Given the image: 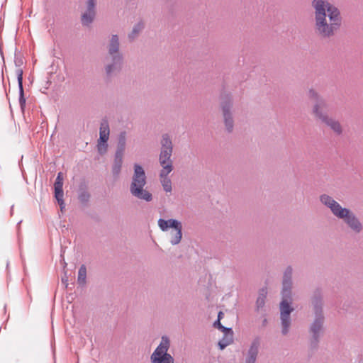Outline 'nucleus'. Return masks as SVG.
Masks as SVG:
<instances>
[{"label":"nucleus","mask_w":363,"mask_h":363,"mask_svg":"<svg viewBox=\"0 0 363 363\" xmlns=\"http://www.w3.org/2000/svg\"><path fill=\"white\" fill-rule=\"evenodd\" d=\"M315 30L321 38H330L340 29L342 17L339 9L328 1L313 0Z\"/></svg>","instance_id":"1"},{"label":"nucleus","mask_w":363,"mask_h":363,"mask_svg":"<svg viewBox=\"0 0 363 363\" xmlns=\"http://www.w3.org/2000/svg\"><path fill=\"white\" fill-rule=\"evenodd\" d=\"M320 201L330 209L335 216L342 219L352 231L357 233L362 231V223L350 209L342 207L339 203L328 195H322Z\"/></svg>","instance_id":"2"},{"label":"nucleus","mask_w":363,"mask_h":363,"mask_svg":"<svg viewBox=\"0 0 363 363\" xmlns=\"http://www.w3.org/2000/svg\"><path fill=\"white\" fill-rule=\"evenodd\" d=\"M308 95L315 102L313 108L315 117L329 127L335 134L340 135L343 133V128L340 121L328 116L325 111L326 101L313 89L308 91Z\"/></svg>","instance_id":"3"},{"label":"nucleus","mask_w":363,"mask_h":363,"mask_svg":"<svg viewBox=\"0 0 363 363\" xmlns=\"http://www.w3.org/2000/svg\"><path fill=\"white\" fill-rule=\"evenodd\" d=\"M161 143L162 150L160 155V163L162 169L160 173V179L163 189L166 192H171L172 189V182L167 177V175L173 170L172 162L170 160L172 153V140L167 135H164Z\"/></svg>","instance_id":"4"},{"label":"nucleus","mask_w":363,"mask_h":363,"mask_svg":"<svg viewBox=\"0 0 363 363\" xmlns=\"http://www.w3.org/2000/svg\"><path fill=\"white\" fill-rule=\"evenodd\" d=\"M292 269L288 268L284 274L282 289V301L280 303L281 320L282 325V333L286 335L290 326V313L293 311L291 307V275Z\"/></svg>","instance_id":"5"},{"label":"nucleus","mask_w":363,"mask_h":363,"mask_svg":"<svg viewBox=\"0 0 363 363\" xmlns=\"http://www.w3.org/2000/svg\"><path fill=\"white\" fill-rule=\"evenodd\" d=\"M145 184L146 176L145 171L140 165L135 164L134 165V174L130 187V192L138 199L150 201L152 200V194L144 189Z\"/></svg>","instance_id":"6"},{"label":"nucleus","mask_w":363,"mask_h":363,"mask_svg":"<svg viewBox=\"0 0 363 363\" xmlns=\"http://www.w3.org/2000/svg\"><path fill=\"white\" fill-rule=\"evenodd\" d=\"M158 225L162 231H167L169 228H174V231L170 233V242L172 245H177L180 242L182 238V225L175 219H159Z\"/></svg>","instance_id":"7"},{"label":"nucleus","mask_w":363,"mask_h":363,"mask_svg":"<svg viewBox=\"0 0 363 363\" xmlns=\"http://www.w3.org/2000/svg\"><path fill=\"white\" fill-rule=\"evenodd\" d=\"M169 341L167 337H162L159 346L151 355L152 363H174L173 357L167 353Z\"/></svg>","instance_id":"8"},{"label":"nucleus","mask_w":363,"mask_h":363,"mask_svg":"<svg viewBox=\"0 0 363 363\" xmlns=\"http://www.w3.org/2000/svg\"><path fill=\"white\" fill-rule=\"evenodd\" d=\"M118 38L117 35H113L111 40V43L109 45V55L112 56V59L113 61V65H108L106 67V73L110 74L113 69H117L121 67V57L118 55Z\"/></svg>","instance_id":"9"},{"label":"nucleus","mask_w":363,"mask_h":363,"mask_svg":"<svg viewBox=\"0 0 363 363\" xmlns=\"http://www.w3.org/2000/svg\"><path fill=\"white\" fill-rule=\"evenodd\" d=\"M63 177L62 173L59 172L57 177L56 178L54 187H55V196L60 206L61 211H63L65 208V203L63 201Z\"/></svg>","instance_id":"10"},{"label":"nucleus","mask_w":363,"mask_h":363,"mask_svg":"<svg viewBox=\"0 0 363 363\" xmlns=\"http://www.w3.org/2000/svg\"><path fill=\"white\" fill-rule=\"evenodd\" d=\"M95 0H88L87 11L82 15V21L84 25H88L92 22L94 16Z\"/></svg>","instance_id":"11"},{"label":"nucleus","mask_w":363,"mask_h":363,"mask_svg":"<svg viewBox=\"0 0 363 363\" xmlns=\"http://www.w3.org/2000/svg\"><path fill=\"white\" fill-rule=\"evenodd\" d=\"M231 104L230 101H225L222 104V109L223 112V117L226 128L228 131L233 129V120L229 112Z\"/></svg>","instance_id":"12"},{"label":"nucleus","mask_w":363,"mask_h":363,"mask_svg":"<svg viewBox=\"0 0 363 363\" xmlns=\"http://www.w3.org/2000/svg\"><path fill=\"white\" fill-rule=\"evenodd\" d=\"M259 341L255 340L252 343L250 348L248 350V352L245 357V363H255L257 353H258V347H259Z\"/></svg>","instance_id":"13"},{"label":"nucleus","mask_w":363,"mask_h":363,"mask_svg":"<svg viewBox=\"0 0 363 363\" xmlns=\"http://www.w3.org/2000/svg\"><path fill=\"white\" fill-rule=\"evenodd\" d=\"M224 333V337L219 341L218 345L221 350L224 349L226 346L230 345L233 342V330L230 328H226Z\"/></svg>","instance_id":"14"},{"label":"nucleus","mask_w":363,"mask_h":363,"mask_svg":"<svg viewBox=\"0 0 363 363\" xmlns=\"http://www.w3.org/2000/svg\"><path fill=\"white\" fill-rule=\"evenodd\" d=\"M109 133L110 131L108 122L106 121H104L101 123L99 130V138L98 140H101L102 142H107L109 138Z\"/></svg>","instance_id":"15"},{"label":"nucleus","mask_w":363,"mask_h":363,"mask_svg":"<svg viewBox=\"0 0 363 363\" xmlns=\"http://www.w3.org/2000/svg\"><path fill=\"white\" fill-rule=\"evenodd\" d=\"M123 163V155L120 152H116L115 156L114 164L113 167V172L118 175L120 173Z\"/></svg>","instance_id":"16"},{"label":"nucleus","mask_w":363,"mask_h":363,"mask_svg":"<svg viewBox=\"0 0 363 363\" xmlns=\"http://www.w3.org/2000/svg\"><path fill=\"white\" fill-rule=\"evenodd\" d=\"M322 323H323V318L321 316H318L315 319V320L314 321V323H313V325L311 326V330L313 333V336L315 339H316V335H318V333H319V331L321 329Z\"/></svg>","instance_id":"17"},{"label":"nucleus","mask_w":363,"mask_h":363,"mask_svg":"<svg viewBox=\"0 0 363 363\" xmlns=\"http://www.w3.org/2000/svg\"><path fill=\"white\" fill-rule=\"evenodd\" d=\"M125 133H121L118 138V150L116 151V152H120L121 155H123V152L125 150Z\"/></svg>","instance_id":"18"},{"label":"nucleus","mask_w":363,"mask_h":363,"mask_svg":"<svg viewBox=\"0 0 363 363\" xmlns=\"http://www.w3.org/2000/svg\"><path fill=\"white\" fill-rule=\"evenodd\" d=\"M86 277V268L84 265H82L78 272V282L81 284H84Z\"/></svg>","instance_id":"19"},{"label":"nucleus","mask_w":363,"mask_h":363,"mask_svg":"<svg viewBox=\"0 0 363 363\" xmlns=\"http://www.w3.org/2000/svg\"><path fill=\"white\" fill-rule=\"evenodd\" d=\"M22 81H23V77H22V71H19V73L18 74V82L20 88V92L21 97L20 99V103L21 105L23 106L25 104V99L23 98V89L22 85Z\"/></svg>","instance_id":"20"},{"label":"nucleus","mask_w":363,"mask_h":363,"mask_svg":"<svg viewBox=\"0 0 363 363\" xmlns=\"http://www.w3.org/2000/svg\"><path fill=\"white\" fill-rule=\"evenodd\" d=\"M267 291L264 289L261 291V293L259 297L257 299V306L258 308L262 307L264 304L265 297H266Z\"/></svg>","instance_id":"21"},{"label":"nucleus","mask_w":363,"mask_h":363,"mask_svg":"<svg viewBox=\"0 0 363 363\" xmlns=\"http://www.w3.org/2000/svg\"><path fill=\"white\" fill-rule=\"evenodd\" d=\"M108 145L107 142H102L101 140H98L97 143V149L101 155L105 154L107 151Z\"/></svg>","instance_id":"22"},{"label":"nucleus","mask_w":363,"mask_h":363,"mask_svg":"<svg viewBox=\"0 0 363 363\" xmlns=\"http://www.w3.org/2000/svg\"><path fill=\"white\" fill-rule=\"evenodd\" d=\"M224 314L222 311H220L218 315V320L215 322L214 325L222 331H225L226 328L223 327L220 323V320L223 318Z\"/></svg>","instance_id":"23"},{"label":"nucleus","mask_w":363,"mask_h":363,"mask_svg":"<svg viewBox=\"0 0 363 363\" xmlns=\"http://www.w3.org/2000/svg\"><path fill=\"white\" fill-rule=\"evenodd\" d=\"M143 28V25L141 24H138L133 30V32L130 35V38H134V35L135 34H137L141 29Z\"/></svg>","instance_id":"24"},{"label":"nucleus","mask_w":363,"mask_h":363,"mask_svg":"<svg viewBox=\"0 0 363 363\" xmlns=\"http://www.w3.org/2000/svg\"><path fill=\"white\" fill-rule=\"evenodd\" d=\"M62 282H64V283H65V284H67V283H66V282H67V279H64V278H62Z\"/></svg>","instance_id":"25"}]
</instances>
